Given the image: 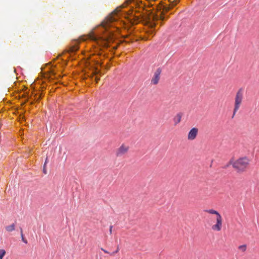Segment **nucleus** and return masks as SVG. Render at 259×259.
<instances>
[{
  "label": "nucleus",
  "instance_id": "obj_25",
  "mask_svg": "<svg viewBox=\"0 0 259 259\" xmlns=\"http://www.w3.org/2000/svg\"><path fill=\"white\" fill-rule=\"evenodd\" d=\"M20 233H21V235L22 233H23V230H22V228L21 227L20 228Z\"/></svg>",
  "mask_w": 259,
  "mask_h": 259
},
{
  "label": "nucleus",
  "instance_id": "obj_14",
  "mask_svg": "<svg viewBox=\"0 0 259 259\" xmlns=\"http://www.w3.org/2000/svg\"><path fill=\"white\" fill-rule=\"evenodd\" d=\"M205 211L210 213V214H216L217 217L219 216V215H221L217 211L213 210V209L206 210Z\"/></svg>",
  "mask_w": 259,
  "mask_h": 259
},
{
  "label": "nucleus",
  "instance_id": "obj_28",
  "mask_svg": "<svg viewBox=\"0 0 259 259\" xmlns=\"http://www.w3.org/2000/svg\"><path fill=\"white\" fill-rule=\"evenodd\" d=\"M79 40H85V39H84V38H83V37H82V36H81V37H80L79 38Z\"/></svg>",
  "mask_w": 259,
  "mask_h": 259
},
{
  "label": "nucleus",
  "instance_id": "obj_3",
  "mask_svg": "<svg viewBox=\"0 0 259 259\" xmlns=\"http://www.w3.org/2000/svg\"><path fill=\"white\" fill-rule=\"evenodd\" d=\"M249 160L246 157H241L234 161L233 167L238 172H243L249 165Z\"/></svg>",
  "mask_w": 259,
  "mask_h": 259
},
{
  "label": "nucleus",
  "instance_id": "obj_9",
  "mask_svg": "<svg viewBox=\"0 0 259 259\" xmlns=\"http://www.w3.org/2000/svg\"><path fill=\"white\" fill-rule=\"evenodd\" d=\"M129 147L125 146L123 144L117 150L116 155L117 157H120L125 154L128 150Z\"/></svg>",
  "mask_w": 259,
  "mask_h": 259
},
{
  "label": "nucleus",
  "instance_id": "obj_5",
  "mask_svg": "<svg viewBox=\"0 0 259 259\" xmlns=\"http://www.w3.org/2000/svg\"><path fill=\"white\" fill-rule=\"evenodd\" d=\"M85 68L84 69H89L91 71L90 74H89V76H95V80L96 83H98L100 80L99 75H101L103 73L101 69L98 67L99 66H84Z\"/></svg>",
  "mask_w": 259,
  "mask_h": 259
},
{
  "label": "nucleus",
  "instance_id": "obj_1",
  "mask_svg": "<svg viewBox=\"0 0 259 259\" xmlns=\"http://www.w3.org/2000/svg\"><path fill=\"white\" fill-rule=\"evenodd\" d=\"M169 8L168 7L163 6V11L158 12L156 14H151L150 15H147L144 16V20L145 21V23L146 25L148 26L150 28V30L148 32L150 34H152L153 33V28L155 26V23L154 22L155 20H163L164 17L163 16L164 12H167L169 10Z\"/></svg>",
  "mask_w": 259,
  "mask_h": 259
},
{
  "label": "nucleus",
  "instance_id": "obj_10",
  "mask_svg": "<svg viewBox=\"0 0 259 259\" xmlns=\"http://www.w3.org/2000/svg\"><path fill=\"white\" fill-rule=\"evenodd\" d=\"M198 130L196 127L192 128L189 132L188 139L189 140H194L198 134Z\"/></svg>",
  "mask_w": 259,
  "mask_h": 259
},
{
  "label": "nucleus",
  "instance_id": "obj_29",
  "mask_svg": "<svg viewBox=\"0 0 259 259\" xmlns=\"http://www.w3.org/2000/svg\"><path fill=\"white\" fill-rule=\"evenodd\" d=\"M131 3V1H130V0L127 1L126 2V3H127V4H128V3Z\"/></svg>",
  "mask_w": 259,
  "mask_h": 259
},
{
  "label": "nucleus",
  "instance_id": "obj_19",
  "mask_svg": "<svg viewBox=\"0 0 259 259\" xmlns=\"http://www.w3.org/2000/svg\"><path fill=\"white\" fill-rule=\"evenodd\" d=\"M21 238H22V241L25 243V244H27L28 243V241L27 240L25 239V238L24 237V236L23 235V233H22V234L21 235Z\"/></svg>",
  "mask_w": 259,
  "mask_h": 259
},
{
  "label": "nucleus",
  "instance_id": "obj_23",
  "mask_svg": "<svg viewBox=\"0 0 259 259\" xmlns=\"http://www.w3.org/2000/svg\"><path fill=\"white\" fill-rule=\"evenodd\" d=\"M101 250H103L106 253H110L108 251L103 249V248H101Z\"/></svg>",
  "mask_w": 259,
  "mask_h": 259
},
{
  "label": "nucleus",
  "instance_id": "obj_22",
  "mask_svg": "<svg viewBox=\"0 0 259 259\" xmlns=\"http://www.w3.org/2000/svg\"><path fill=\"white\" fill-rule=\"evenodd\" d=\"M234 162H233V160L232 159H230V160L229 161V162L228 163L229 164V165H233V164Z\"/></svg>",
  "mask_w": 259,
  "mask_h": 259
},
{
  "label": "nucleus",
  "instance_id": "obj_31",
  "mask_svg": "<svg viewBox=\"0 0 259 259\" xmlns=\"http://www.w3.org/2000/svg\"><path fill=\"white\" fill-rule=\"evenodd\" d=\"M14 71L17 73V70H16V69L14 68Z\"/></svg>",
  "mask_w": 259,
  "mask_h": 259
},
{
  "label": "nucleus",
  "instance_id": "obj_15",
  "mask_svg": "<svg viewBox=\"0 0 259 259\" xmlns=\"http://www.w3.org/2000/svg\"><path fill=\"white\" fill-rule=\"evenodd\" d=\"M238 249H240V250H241L242 251L244 252L246 249V245H240L238 247Z\"/></svg>",
  "mask_w": 259,
  "mask_h": 259
},
{
  "label": "nucleus",
  "instance_id": "obj_32",
  "mask_svg": "<svg viewBox=\"0 0 259 259\" xmlns=\"http://www.w3.org/2000/svg\"><path fill=\"white\" fill-rule=\"evenodd\" d=\"M34 83H35V82H33L32 84H31V87H32L33 86V84H34Z\"/></svg>",
  "mask_w": 259,
  "mask_h": 259
},
{
  "label": "nucleus",
  "instance_id": "obj_8",
  "mask_svg": "<svg viewBox=\"0 0 259 259\" xmlns=\"http://www.w3.org/2000/svg\"><path fill=\"white\" fill-rule=\"evenodd\" d=\"M216 220L217 223L212 226V229L219 231L221 230L222 225V218L221 215H219V216H217Z\"/></svg>",
  "mask_w": 259,
  "mask_h": 259
},
{
  "label": "nucleus",
  "instance_id": "obj_4",
  "mask_svg": "<svg viewBox=\"0 0 259 259\" xmlns=\"http://www.w3.org/2000/svg\"><path fill=\"white\" fill-rule=\"evenodd\" d=\"M125 4H123L120 7L117 8L110 15H109L105 20V21L102 23L103 26L107 28V27L109 26L110 23L115 21L117 20V18L115 17L117 13L120 11V10L122 8L125 7Z\"/></svg>",
  "mask_w": 259,
  "mask_h": 259
},
{
  "label": "nucleus",
  "instance_id": "obj_30",
  "mask_svg": "<svg viewBox=\"0 0 259 259\" xmlns=\"http://www.w3.org/2000/svg\"><path fill=\"white\" fill-rule=\"evenodd\" d=\"M44 65H51V63L50 62V63H46Z\"/></svg>",
  "mask_w": 259,
  "mask_h": 259
},
{
  "label": "nucleus",
  "instance_id": "obj_11",
  "mask_svg": "<svg viewBox=\"0 0 259 259\" xmlns=\"http://www.w3.org/2000/svg\"><path fill=\"white\" fill-rule=\"evenodd\" d=\"M78 41L74 40L73 44L69 47V50L67 51L71 53L76 51L78 49Z\"/></svg>",
  "mask_w": 259,
  "mask_h": 259
},
{
  "label": "nucleus",
  "instance_id": "obj_13",
  "mask_svg": "<svg viewBox=\"0 0 259 259\" xmlns=\"http://www.w3.org/2000/svg\"><path fill=\"white\" fill-rule=\"evenodd\" d=\"M15 224H12L11 225L8 226L6 227V230L8 232H12L15 230Z\"/></svg>",
  "mask_w": 259,
  "mask_h": 259
},
{
  "label": "nucleus",
  "instance_id": "obj_7",
  "mask_svg": "<svg viewBox=\"0 0 259 259\" xmlns=\"http://www.w3.org/2000/svg\"><path fill=\"white\" fill-rule=\"evenodd\" d=\"M161 71L162 69L160 68H158L156 70L154 73L153 76L151 79L152 84L156 85L158 83Z\"/></svg>",
  "mask_w": 259,
  "mask_h": 259
},
{
  "label": "nucleus",
  "instance_id": "obj_27",
  "mask_svg": "<svg viewBox=\"0 0 259 259\" xmlns=\"http://www.w3.org/2000/svg\"><path fill=\"white\" fill-rule=\"evenodd\" d=\"M229 166V164L227 163L224 167V168H226L227 167H228V166Z\"/></svg>",
  "mask_w": 259,
  "mask_h": 259
},
{
  "label": "nucleus",
  "instance_id": "obj_26",
  "mask_svg": "<svg viewBox=\"0 0 259 259\" xmlns=\"http://www.w3.org/2000/svg\"><path fill=\"white\" fill-rule=\"evenodd\" d=\"M105 67V69H108L109 68V66H107V65H106V66H104Z\"/></svg>",
  "mask_w": 259,
  "mask_h": 259
},
{
  "label": "nucleus",
  "instance_id": "obj_6",
  "mask_svg": "<svg viewBox=\"0 0 259 259\" xmlns=\"http://www.w3.org/2000/svg\"><path fill=\"white\" fill-rule=\"evenodd\" d=\"M243 96V89L242 88H240L237 91L236 96L235 98V104H234V108L233 110V114L232 116L233 118L236 113V112L238 111L240 107V105L242 102V99Z\"/></svg>",
  "mask_w": 259,
  "mask_h": 259
},
{
  "label": "nucleus",
  "instance_id": "obj_17",
  "mask_svg": "<svg viewBox=\"0 0 259 259\" xmlns=\"http://www.w3.org/2000/svg\"><path fill=\"white\" fill-rule=\"evenodd\" d=\"M47 160H48V158H46L45 162V163L44 164L43 172H44V173L45 174H47V169H46V164H47Z\"/></svg>",
  "mask_w": 259,
  "mask_h": 259
},
{
  "label": "nucleus",
  "instance_id": "obj_18",
  "mask_svg": "<svg viewBox=\"0 0 259 259\" xmlns=\"http://www.w3.org/2000/svg\"><path fill=\"white\" fill-rule=\"evenodd\" d=\"M38 83L40 85V88L42 90H44L46 89L45 86L43 84V81L38 80Z\"/></svg>",
  "mask_w": 259,
  "mask_h": 259
},
{
  "label": "nucleus",
  "instance_id": "obj_20",
  "mask_svg": "<svg viewBox=\"0 0 259 259\" xmlns=\"http://www.w3.org/2000/svg\"><path fill=\"white\" fill-rule=\"evenodd\" d=\"M24 95L26 98H27V99H29L31 98V96L29 95V92H26L24 93Z\"/></svg>",
  "mask_w": 259,
  "mask_h": 259
},
{
  "label": "nucleus",
  "instance_id": "obj_16",
  "mask_svg": "<svg viewBox=\"0 0 259 259\" xmlns=\"http://www.w3.org/2000/svg\"><path fill=\"white\" fill-rule=\"evenodd\" d=\"M6 254V251L4 249H0V259H3Z\"/></svg>",
  "mask_w": 259,
  "mask_h": 259
},
{
  "label": "nucleus",
  "instance_id": "obj_12",
  "mask_svg": "<svg viewBox=\"0 0 259 259\" xmlns=\"http://www.w3.org/2000/svg\"><path fill=\"white\" fill-rule=\"evenodd\" d=\"M182 116L183 113L181 112H180L177 114V115L175 117L174 119L175 124H177L181 121Z\"/></svg>",
  "mask_w": 259,
  "mask_h": 259
},
{
  "label": "nucleus",
  "instance_id": "obj_2",
  "mask_svg": "<svg viewBox=\"0 0 259 259\" xmlns=\"http://www.w3.org/2000/svg\"><path fill=\"white\" fill-rule=\"evenodd\" d=\"M56 66H45L41 68V77L45 79H52L56 77Z\"/></svg>",
  "mask_w": 259,
  "mask_h": 259
},
{
  "label": "nucleus",
  "instance_id": "obj_24",
  "mask_svg": "<svg viewBox=\"0 0 259 259\" xmlns=\"http://www.w3.org/2000/svg\"><path fill=\"white\" fill-rule=\"evenodd\" d=\"M112 228H113V226H110V230H109V231H110V233L111 234L112 233Z\"/></svg>",
  "mask_w": 259,
  "mask_h": 259
},
{
  "label": "nucleus",
  "instance_id": "obj_21",
  "mask_svg": "<svg viewBox=\"0 0 259 259\" xmlns=\"http://www.w3.org/2000/svg\"><path fill=\"white\" fill-rule=\"evenodd\" d=\"M118 251H119V247H117V249L115 251H113V252L110 253V255H114L115 254L117 253L118 252Z\"/></svg>",
  "mask_w": 259,
  "mask_h": 259
}]
</instances>
